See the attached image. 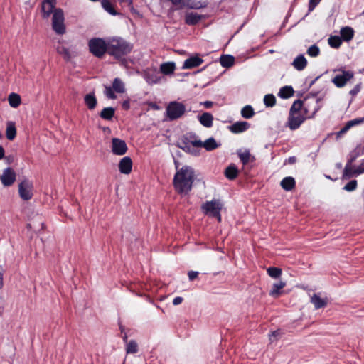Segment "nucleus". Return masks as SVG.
Wrapping results in <instances>:
<instances>
[{
  "instance_id": "1a4fd4ad",
  "label": "nucleus",
  "mask_w": 364,
  "mask_h": 364,
  "mask_svg": "<svg viewBox=\"0 0 364 364\" xmlns=\"http://www.w3.org/2000/svg\"><path fill=\"white\" fill-rule=\"evenodd\" d=\"M33 182L24 179L18 184V193L19 196L23 200H31L33 197Z\"/></svg>"
},
{
  "instance_id": "052dcab7",
  "label": "nucleus",
  "mask_w": 364,
  "mask_h": 364,
  "mask_svg": "<svg viewBox=\"0 0 364 364\" xmlns=\"http://www.w3.org/2000/svg\"><path fill=\"white\" fill-rule=\"evenodd\" d=\"M130 107L129 102L128 100H125L122 102V108L127 110Z\"/></svg>"
},
{
  "instance_id": "a211bd4d",
  "label": "nucleus",
  "mask_w": 364,
  "mask_h": 364,
  "mask_svg": "<svg viewBox=\"0 0 364 364\" xmlns=\"http://www.w3.org/2000/svg\"><path fill=\"white\" fill-rule=\"evenodd\" d=\"M202 19V16L196 13H187L185 16V23L189 26H195L198 24Z\"/></svg>"
},
{
  "instance_id": "2eb2a0df",
  "label": "nucleus",
  "mask_w": 364,
  "mask_h": 364,
  "mask_svg": "<svg viewBox=\"0 0 364 364\" xmlns=\"http://www.w3.org/2000/svg\"><path fill=\"white\" fill-rule=\"evenodd\" d=\"M203 63V60L198 55L187 58L182 67L183 69H193L200 66Z\"/></svg>"
},
{
  "instance_id": "6e6d98bb",
  "label": "nucleus",
  "mask_w": 364,
  "mask_h": 364,
  "mask_svg": "<svg viewBox=\"0 0 364 364\" xmlns=\"http://www.w3.org/2000/svg\"><path fill=\"white\" fill-rule=\"evenodd\" d=\"M191 144L195 147H203V142L200 140L192 141Z\"/></svg>"
},
{
  "instance_id": "4c0bfd02",
  "label": "nucleus",
  "mask_w": 364,
  "mask_h": 364,
  "mask_svg": "<svg viewBox=\"0 0 364 364\" xmlns=\"http://www.w3.org/2000/svg\"><path fill=\"white\" fill-rule=\"evenodd\" d=\"M218 145L214 138L210 137L203 142V147L207 151H213L218 148Z\"/></svg>"
},
{
  "instance_id": "338daca9",
  "label": "nucleus",
  "mask_w": 364,
  "mask_h": 364,
  "mask_svg": "<svg viewBox=\"0 0 364 364\" xmlns=\"http://www.w3.org/2000/svg\"><path fill=\"white\" fill-rule=\"evenodd\" d=\"M4 269L2 267V265L0 264V274L4 275Z\"/></svg>"
},
{
  "instance_id": "a18cd8bd",
  "label": "nucleus",
  "mask_w": 364,
  "mask_h": 364,
  "mask_svg": "<svg viewBox=\"0 0 364 364\" xmlns=\"http://www.w3.org/2000/svg\"><path fill=\"white\" fill-rule=\"evenodd\" d=\"M357 185L358 183L356 180H351L347 184L345 185L343 189L347 191H353L356 189Z\"/></svg>"
},
{
  "instance_id": "864d4df0",
  "label": "nucleus",
  "mask_w": 364,
  "mask_h": 364,
  "mask_svg": "<svg viewBox=\"0 0 364 364\" xmlns=\"http://www.w3.org/2000/svg\"><path fill=\"white\" fill-rule=\"evenodd\" d=\"M186 152H191V144L186 141H183V146H179Z\"/></svg>"
},
{
  "instance_id": "f257e3e1",
  "label": "nucleus",
  "mask_w": 364,
  "mask_h": 364,
  "mask_svg": "<svg viewBox=\"0 0 364 364\" xmlns=\"http://www.w3.org/2000/svg\"><path fill=\"white\" fill-rule=\"evenodd\" d=\"M320 100L316 99L315 106L311 113H309V105H304L301 100H297L292 104L287 122V127L291 130H296L307 119L314 117L320 109L318 105Z\"/></svg>"
},
{
  "instance_id": "c03bdc74",
  "label": "nucleus",
  "mask_w": 364,
  "mask_h": 364,
  "mask_svg": "<svg viewBox=\"0 0 364 364\" xmlns=\"http://www.w3.org/2000/svg\"><path fill=\"white\" fill-rule=\"evenodd\" d=\"M363 123H364V117L355 118L352 120L348 121L346 123V126L348 127V129H350L351 127L361 124Z\"/></svg>"
},
{
  "instance_id": "f8f14e48",
  "label": "nucleus",
  "mask_w": 364,
  "mask_h": 364,
  "mask_svg": "<svg viewBox=\"0 0 364 364\" xmlns=\"http://www.w3.org/2000/svg\"><path fill=\"white\" fill-rule=\"evenodd\" d=\"M56 0H43L41 5L42 16L48 18L51 14H53Z\"/></svg>"
},
{
  "instance_id": "69168bd1",
  "label": "nucleus",
  "mask_w": 364,
  "mask_h": 364,
  "mask_svg": "<svg viewBox=\"0 0 364 364\" xmlns=\"http://www.w3.org/2000/svg\"><path fill=\"white\" fill-rule=\"evenodd\" d=\"M151 107L156 110L159 109V107L155 103L151 104Z\"/></svg>"
},
{
  "instance_id": "bb28decb",
  "label": "nucleus",
  "mask_w": 364,
  "mask_h": 364,
  "mask_svg": "<svg viewBox=\"0 0 364 364\" xmlns=\"http://www.w3.org/2000/svg\"><path fill=\"white\" fill-rule=\"evenodd\" d=\"M296 186V182L294 178L288 176L283 178L281 181V186L285 191H291Z\"/></svg>"
},
{
  "instance_id": "f3484780",
  "label": "nucleus",
  "mask_w": 364,
  "mask_h": 364,
  "mask_svg": "<svg viewBox=\"0 0 364 364\" xmlns=\"http://www.w3.org/2000/svg\"><path fill=\"white\" fill-rule=\"evenodd\" d=\"M237 155L243 165L242 170L245 169V166L247 165L249 162H253L255 160V156L251 155L249 150H245L244 151L240 150L237 151Z\"/></svg>"
},
{
  "instance_id": "cd10ccee",
  "label": "nucleus",
  "mask_w": 364,
  "mask_h": 364,
  "mask_svg": "<svg viewBox=\"0 0 364 364\" xmlns=\"http://www.w3.org/2000/svg\"><path fill=\"white\" fill-rule=\"evenodd\" d=\"M101 4L102 8L112 16L120 15V13L117 11L114 5L109 1V0H102Z\"/></svg>"
},
{
  "instance_id": "ea45409f",
  "label": "nucleus",
  "mask_w": 364,
  "mask_h": 364,
  "mask_svg": "<svg viewBox=\"0 0 364 364\" xmlns=\"http://www.w3.org/2000/svg\"><path fill=\"white\" fill-rule=\"evenodd\" d=\"M267 271L268 275L274 279L279 278L282 274V269L279 267H271Z\"/></svg>"
},
{
  "instance_id": "3c124183",
  "label": "nucleus",
  "mask_w": 364,
  "mask_h": 364,
  "mask_svg": "<svg viewBox=\"0 0 364 364\" xmlns=\"http://www.w3.org/2000/svg\"><path fill=\"white\" fill-rule=\"evenodd\" d=\"M360 88H361V86H360V84H358L356 85L350 91V94L352 95V96H355L360 91Z\"/></svg>"
},
{
  "instance_id": "9d476101",
  "label": "nucleus",
  "mask_w": 364,
  "mask_h": 364,
  "mask_svg": "<svg viewBox=\"0 0 364 364\" xmlns=\"http://www.w3.org/2000/svg\"><path fill=\"white\" fill-rule=\"evenodd\" d=\"M128 147L126 142L119 138H112V151L114 154L122 156L127 153Z\"/></svg>"
},
{
  "instance_id": "9b49d317",
  "label": "nucleus",
  "mask_w": 364,
  "mask_h": 364,
  "mask_svg": "<svg viewBox=\"0 0 364 364\" xmlns=\"http://www.w3.org/2000/svg\"><path fill=\"white\" fill-rule=\"evenodd\" d=\"M0 178L4 186L9 187L15 182L16 173L12 168L8 167L4 170Z\"/></svg>"
},
{
  "instance_id": "20e7f679",
  "label": "nucleus",
  "mask_w": 364,
  "mask_h": 364,
  "mask_svg": "<svg viewBox=\"0 0 364 364\" xmlns=\"http://www.w3.org/2000/svg\"><path fill=\"white\" fill-rule=\"evenodd\" d=\"M90 52L98 58L108 54V38H92L88 42Z\"/></svg>"
},
{
  "instance_id": "603ef678",
  "label": "nucleus",
  "mask_w": 364,
  "mask_h": 364,
  "mask_svg": "<svg viewBox=\"0 0 364 364\" xmlns=\"http://www.w3.org/2000/svg\"><path fill=\"white\" fill-rule=\"evenodd\" d=\"M358 156V155L357 154H351L350 158L348 159L346 164L353 166V162L355 161Z\"/></svg>"
},
{
  "instance_id": "0e129e2a",
  "label": "nucleus",
  "mask_w": 364,
  "mask_h": 364,
  "mask_svg": "<svg viewBox=\"0 0 364 364\" xmlns=\"http://www.w3.org/2000/svg\"><path fill=\"white\" fill-rule=\"evenodd\" d=\"M4 286V275L0 274V289Z\"/></svg>"
},
{
  "instance_id": "774afa93",
  "label": "nucleus",
  "mask_w": 364,
  "mask_h": 364,
  "mask_svg": "<svg viewBox=\"0 0 364 364\" xmlns=\"http://www.w3.org/2000/svg\"><path fill=\"white\" fill-rule=\"evenodd\" d=\"M123 341H124V342H126V343H127V342H128V341H127V335H125V336L123 337Z\"/></svg>"
},
{
  "instance_id": "a878e982",
  "label": "nucleus",
  "mask_w": 364,
  "mask_h": 364,
  "mask_svg": "<svg viewBox=\"0 0 364 364\" xmlns=\"http://www.w3.org/2000/svg\"><path fill=\"white\" fill-rule=\"evenodd\" d=\"M176 69V64L173 62L163 63L160 65V71L164 75H171Z\"/></svg>"
},
{
  "instance_id": "aec40b11",
  "label": "nucleus",
  "mask_w": 364,
  "mask_h": 364,
  "mask_svg": "<svg viewBox=\"0 0 364 364\" xmlns=\"http://www.w3.org/2000/svg\"><path fill=\"white\" fill-rule=\"evenodd\" d=\"M311 302L314 304L316 309L325 307L328 304L327 298H321L317 294H314L311 297Z\"/></svg>"
},
{
  "instance_id": "f03ea898",
  "label": "nucleus",
  "mask_w": 364,
  "mask_h": 364,
  "mask_svg": "<svg viewBox=\"0 0 364 364\" xmlns=\"http://www.w3.org/2000/svg\"><path fill=\"white\" fill-rule=\"evenodd\" d=\"M195 179L193 169L188 166H184L178 170L174 175L173 185L178 194L188 193L192 189Z\"/></svg>"
},
{
  "instance_id": "a19ab883",
  "label": "nucleus",
  "mask_w": 364,
  "mask_h": 364,
  "mask_svg": "<svg viewBox=\"0 0 364 364\" xmlns=\"http://www.w3.org/2000/svg\"><path fill=\"white\" fill-rule=\"evenodd\" d=\"M264 103L266 107H272L276 104V97L272 94H267L264 97Z\"/></svg>"
},
{
  "instance_id": "5fc2aeb1",
  "label": "nucleus",
  "mask_w": 364,
  "mask_h": 364,
  "mask_svg": "<svg viewBox=\"0 0 364 364\" xmlns=\"http://www.w3.org/2000/svg\"><path fill=\"white\" fill-rule=\"evenodd\" d=\"M348 130L349 129L345 124L344 127L343 128H341V130L336 133V137L337 138L341 137L343 134L346 133Z\"/></svg>"
},
{
  "instance_id": "4d7b16f0",
  "label": "nucleus",
  "mask_w": 364,
  "mask_h": 364,
  "mask_svg": "<svg viewBox=\"0 0 364 364\" xmlns=\"http://www.w3.org/2000/svg\"><path fill=\"white\" fill-rule=\"evenodd\" d=\"M183 301V298L181 296L175 297L173 300V304L175 306L179 305Z\"/></svg>"
},
{
  "instance_id": "58836bf2",
  "label": "nucleus",
  "mask_w": 364,
  "mask_h": 364,
  "mask_svg": "<svg viewBox=\"0 0 364 364\" xmlns=\"http://www.w3.org/2000/svg\"><path fill=\"white\" fill-rule=\"evenodd\" d=\"M127 353H136L138 352V344L134 341L131 340L127 343L126 347Z\"/></svg>"
},
{
  "instance_id": "b1692460",
  "label": "nucleus",
  "mask_w": 364,
  "mask_h": 364,
  "mask_svg": "<svg viewBox=\"0 0 364 364\" xmlns=\"http://www.w3.org/2000/svg\"><path fill=\"white\" fill-rule=\"evenodd\" d=\"M200 123L207 127L210 128L213 126V117L209 112H204L199 117Z\"/></svg>"
},
{
  "instance_id": "e433bc0d",
  "label": "nucleus",
  "mask_w": 364,
  "mask_h": 364,
  "mask_svg": "<svg viewBox=\"0 0 364 364\" xmlns=\"http://www.w3.org/2000/svg\"><path fill=\"white\" fill-rule=\"evenodd\" d=\"M328 44L331 48H338L342 44V39L338 36H332L328 40Z\"/></svg>"
},
{
  "instance_id": "e2e57ef3",
  "label": "nucleus",
  "mask_w": 364,
  "mask_h": 364,
  "mask_svg": "<svg viewBox=\"0 0 364 364\" xmlns=\"http://www.w3.org/2000/svg\"><path fill=\"white\" fill-rule=\"evenodd\" d=\"M204 105L205 108H210L213 105V102L210 101H206L204 102Z\"/></svg>"
},
{
  "instance_id": "c9c22d12",
  "label": "nucleus",
  "mask_w": 364,
  "mask_h": 364,
  "mask_svg": "<svg viewBox=\"0 0 364 364\" xmlns=\"http://www.w3.org/2000/svg\"><path fill=\"white\" fill-rule=\"evenodd\" d=\"M241 115L245 119H250L255 115L254 109L251 105H245L241 110Z\"/></svg>"
},
{
  "instance_id": "4468645a",
  "label": "nucleus",
  "mask_w": 364,
  "mask_h": 364,
  "mask_svg": "<svg viewBox=\"0 0 364 364\" xmlns=\"http://www.w3.org/2000/svg\"><path fill=\"white\" fill-rule=\"evenodd\" d=\"M132 160L129 156L122 158L119 163V170L123 174H129L132 169Z\"/></svg>"
},
{
  "instance_id": "39448f33",
  "label": "nucleus",
  "mask_w": 364,
  "mask_h": 364,
  "mask_svg": "<svg viewBox=\"0 0 364 364\" xmlns=\"http://www.w3.org/2000/svg\"><path fill=\"white\" fill-rule=\"evenodd\" d=\"M185 112L186 106L184 104L177 101L170 102L166 108V117L169 121H173L181 118Z\"/></svg>"
},
{
  "instance_id": "37998d69",
  "label": "nucleus",
  "mask_w": 364,
  "mask_h": 364,
  "mask_svg": "<svg viewBox=\"0 0 364 364\" xmlns=\"http://www.w3.org/2000/svg\"><path fill=\"white\" fill-rule=\"evenodd\" d=\"M57 52L58 54L63 56L65 60H70L71 58L68 48L65 46H58L57 48Z\"/></svg>"
},
{
  "instance_id": "c85d7f7f",
  "label": "nucleus",
  "mask_w": 364,
  "mask_h": 364,
  "mask_svg": "<svg viewBox=\"0 0 364 364\" xmlns=\"http://www.w3.org/2000/svg\"><path fill=\"white\" fill-rule=\"evenodd\" d=\"M294 90L291 86L282 87L278 93V96L282 99H288L294 95Z\"/></svg>"
},
{
  "instance_id": "09e8293b",
  "label": "nucleus",
  "mask_w": 364,
  "mask_h": 364,
  "mask_svg": "<svg viewBox=\"0 0 364 364\" xmlns=\"http://www.w3.org/2000/svg\"><path fill=\"white\" fill-rule=\"evenodd\" d=\"M321 0H309V11H312Z\"/></svg>"
},
{
  "instance_id": "49530a36",
  "label": "nucleus",
  "mask_w": 364,
  "mask_h": 364,
  "mask_svg": "<svg viewBox=\"0 0 364 364\" xmlns=\"http://www.w3.org/2000/svg\"><path fill=\"white\" fill-rule=\"evenodd\" d=\"M114 92L115 91L112 87H105V94L109 99L115 100L117 98V95H115Z\"/></svg>"
},
{
  "instance_id": "bf43d9fd",
  "label": "nucleus",
  "mask_w": 364,
  "mask_h": 364,
  "mask_svg": "<svg viewBox=\"0 0 364 364\" xmlns=\"http://www.w3.org/2000/svg\"><path fill=\"white\" fill-rule=\"evenodd\" d=\"M119 2L122 5V6H132V0H118Z\"/></svg>"
},
{
  "instance_id": "f704fd0d",
  "label": "nucleus",
  "mask_w": 364,
  "mask_h": 364,
  "mask_svg": "<svg viewBox=\"0 0 364 364\" xmlns=\"http://www.w3.org/2000/svg\"><path fill=\"white\" fill-rule=\"evenodd\" d=\"M9 105L14 108L18 107L21 104V97L18 94L11 93L8 98Z\"/></svg>"
},
{
  "instance_id": "2f4dec72",
  "label": "nucleus",
  "mask_w": 364,
  "mask_h": 364,
  "mask_svg": "<svg viewBox=\"0 0 364 364\" xmlns=\"http://www.w3.org/2000/svg\"><path fill=\"white\" fill-rule=\"evenodd\" d=\"M220 63L223 68H228L235 63V58L230 55H223L220 58Z\"/></svg>"
},
{
  "instance_id": "5701e85b",
  "label": "nucleus",
  "mask_w": 364,
  "mask_h": 364,
  "mask_svg": "<svg viewBox=\"0 0 364 364\" xmlns=\"http://www.w3.org/2000/svg\"><path fill=\"white\" fill-rule=\"evenodd\" d=\"M84 102L89 109H94L97 105V100L95 93L90 92L87 94L84 97Z\"/></svg>"
},
{
  "instance_id": "4be33fe9",
  "label": "nucleus",
  "mask_w": 364,
  "mask_h": 364,
  "mask_svg": "<svg viewBox=\"0 0 364 364\" xmlns=\"http://www.w3.org/2000/svg\"><path fill=\"white\" fill-rule=\"evenodd\" d=\"M354 33V30L350 26L343 27L340 31L341 39L346 42H348L353 38Z\"/></svg>"
},
{
  "instance_id": "680f3d73",
  "label": "nucleus",
  "mask_w": 364,
  "mask_h": 364,
  "mask_svg": "<svg viewBox=\"0 0 364 364\" xmlns=\"http://www.w3.org/2000/svg\"><path fill=\"white\" fill-rule=\"evenodd\" d=\"M5 150L2 146L0 145V160L4 157Z\"/></svg>"
},
{
  "instance_id": "7ed1b4c3",
  "label": "nucleus",
  "mask_w": 364,
  "mask_h": 364,
  "mask_svg": "<svg viewBox=\"0 0 364 364\" xmlns=\"http://www.w3.org/2000/svg\"><path fill=\"white\" fill-rule=\"evenodd\" d=\"M133 46L121 37L108 38V54L117 60L131 53Z\"/></svg>"
},
{
  "instance_id": "473e14b6",
  "label": "nucleus",
  "mask_w": 364,
  "mask_h": 364,
  "mask_svg": "<svg viewBox=\"0 0 364 364\" xmlns=\"http://www.w3.org/2000/svg\"><path fill=\"white\" fill-rule=\"evenodd\" d=\"M358 169L353 168V166L346 164L343 173V178H350L354 176H358L360 173H357Z\"/></svg>"
},
{
  "instance_id": "72a5a7b5",
  "label": "nucleus",
  "mask_w": 364,
  "mask_h": 364,
  "mask_svg": "<svg viewBox=\"0 0 364 364\" xmlns=\"http://www.w3.org/2000/svg\"><path fill=\"white\" fill-rule=\"evenodd\" d=\"M112 87L117 93H124L126 90L124 83L118 77L114 79L112 82Z\"/></svg>"
},
{
  "instance_id": "8fccbe9b",
  "label": "nucleus",
  "mask_w": 364,
  "mask_h": 364,
  "mask_svg": "<svg viewBox=\"0 0 364 364\" xmlns=\"http://www.w3.org/2000/svg\"><path fill=\"white\" fill-rule=\"evenodd\" d=\"M198 276V272L196 271L191 270L188 272V277L190 281H193Z\"/></svg>"
},
{
  "instance_id": "7c9ffc66",
  "label": "nucleus",
  "mask_w": 364,
  "mask_h": 364,
  "mask_svg": "<svg viewBox=\"0 0 364 364\" xmlns=\"http://www.w3.org/2000/svg\"><path fill=\"white\" fill-rule=\"evenodd\" d=\"M115 114V109L112 107H105L100 113V117L105 120H112Z\"/></svg>"
},
{
  "instance_id": "0eeeda50",
  "label": "nucleus",
  "mask_w": 364,
  "mask_h": 364,
  "mask_svg": "<svg viewBox=\"0 0 364 364\" xmlns=\"http://www.w3.org/2000/svg\"><path fill=\"white\" fill-rule=\"evenodd\" d=\"M64 13L61 9H55L52 17V28L58 35L65 33Z\"/></svg>"
},
{
  "instance_id": "79ce46f5",
  "label": "nucleus",
  "mask_w": 364,
  "mask_h": 364,
  "mask_svg": "<svg viewBox=\"0 0 364 364\" xmlns=\"http://www.w3.org/2000/svg\"><path fill=\"white\" fill-rule=\"evenodd\" d=\"M320 53H321V51H320L319 47L315 44L310 46L307 49V51H306V53L310 57H312V58H316V57L320 55Z\"/></svg>"
},
{
  "instance_id": "de8ad7c7",
  "label": "nucleus",
  "mask_w": 364,
  "mask_h": 364,
  "mask_svg": "<svg viewBox=\"0 0 364 364\" xmlns=\"http://www.w3.org/2000/svg\"><path fill=\"white\" fill-rule=\"evenodd\" d=\"M282 335H283V333L282 332V331L280 329H277L276 331L271 332V333L269 334V340L271 341H273L272 337H274L277 338L281 337Z\"/></svg>"
},
{
  "instance_id": "13d9d810",
  "label": "nucleus",
  "mask_w": 364,
  "mask_h": 364,
  "mask_svg": "<svg viewBox=\"0 0 364 364\" xmlns=\"http://www.w3.org/2000/svg\"><path fill=\"white\" fill-rule=\"evenodd\" d=\"M357 173L362 174L364 173V159L362 160L360 164L357 168Z\"/></svg>"
},
{
  "instance_id": "ddd939ff",
  "label": "nucleus",
  "mask_w": 364,
  "mask_h": 364,
  "mask_svg": "<svg viewBox=\"0 0 364 364\" xmlns=\"http://www.w3.org/2000/svg\"><path fill=\"white\" fill-rule=\"evenodd\" d=\"M144 77L149 84L158 83L161 80L159 73L156 69H147L145 70Z\"/></svg>"
},
{
  "instance_id": "393cba45",
  "label": "nucleus",
  "mask_w": 364,
  "mask_h": 364,
  "mask_svg": "<svg viewBox=\"0 0 364 364\" xmlns=\"http://www.w3.org/2000/svg\"><path fill=\"white\" fill-rule=\"evenodd\" d=\"M16 136L15 122L9 121L6 123V136L9 140H13Z\"/></svg>"
},
{
  "instance_id": "6e6552de",
  "label": "nucleus",
  "mask_w": 364,
  "mask_h": 364,
  "mask_svg": "<svg viewBox=\"0 0 364 364\" xmlns=\"http://www.w3.org/2000/svg\"><path fill=\"white\" fill-rule=\"evenodd\" d=\"M341 73L336 74L332 79V82L337 87H344L347 82L350 81L354 77V73L351 70H345L344 69L338 70Z\"/></svg>"
},
{
  "instance_id": "412c9836",
  "label": "nucleus",
  "mask_w": 364,
  "mask_h": 364,
  "mask_svg": "<svg viewBox=\"0 0 364 364\" xmlns=\"http://www.w3.org/2000/svg\"><path fill=\"white\" fill-rule=\"evenodd\" d=\"M292 65L296 70L301 71L307 66V60L304 55L301 54L295 58L292 63Z\"/></svg>"
},
{
  "instance_id": "6ab92c4d",
  "label": "nucleus",
  "mask_w": 364,
  "mask_h": 364,
  "mask_svg": "<svg viewBox=\"0 0 364 364\" xmlns=\"http://www.w3.org/2000/svg\"><path fill=\"white\" fill-rule=\"evenodd\" d=\"M225 176L229 180H235L239 174V170L235 164H230L224 171Z\"/></svg>"
},
{
  "instance_id": "dca6fc26",
  "label": "nucleus",
  "mask_w": 364,
  "mask_h": 364,
  "mask_svg": "<svg viewBox=\"0 0 364 364\" xmlns=\"http://www.w3.org/2000/svg\"><path fill=\"white\" fill-rule=\"evenodd\" d=\"M250 127L247 122H237L229 127V130L234 134H238L247 130Z\"/></svg>"
},
{
  "instance_id": "423d86ee",
  "label": "nucleus",
  "mask_w": 364,
  "mask_h": 364,
  "mask_svg": "<svg viewBox=\"0 0 364 364\" xmlns=\"http://www.w3.org/2000/svg\"><path fill=\"white\" fill-rule=\"evenodd\" d=\"M223 206V204L220 200H213L211 201H206L202 205L201 208L205 215L215 218L218 222H220L222 219L220 210Z\"/></svg>"
},
{
  "instance_id": "c756f323",
  "label": "nucleus",
  "mask_w": 364,
  "mask_h": 364,
  "mask_svg": "<svg viewBox=\"0 0 364 364\" xmlns=\"http://www.w3.org/2000/svg\"><path fill=\"white\" fill-rule=\"evenodd\" d=\"M286 286L284 282L280 281L278 283L273 284L272 289L269 291V295L273 297H278L281 294V290Z\"/></svg>"
}]
</instances>
